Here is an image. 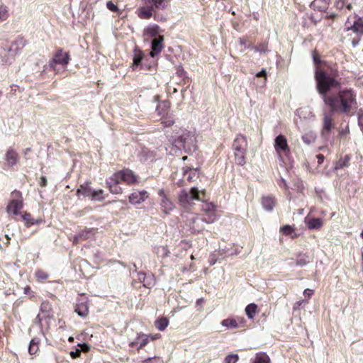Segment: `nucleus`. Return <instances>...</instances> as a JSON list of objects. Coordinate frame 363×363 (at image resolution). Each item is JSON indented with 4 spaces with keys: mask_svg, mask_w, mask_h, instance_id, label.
Here are the masks:
<instances>
[{
    "mask_svg": "<svg viewBox=\"0 0 363 363\" xmlns=\"http://www.w3.org/2000/svg\"><path fill=\"white\" fill-rule=\"evenodd\" d=\"M239 357L238 354H230L225 358V363H236Z\"/></svg>",
    "mask_w": 363,
    "mask_h": 363,
    "instance_id": "nucleus-44",
    "label": "nucleus"
},
{
    "mask_svg": "<svg viewBox=\"0 0 363 363\" xmlns=\"http://www.w3.org/2000/svg\"><path fill=\"white\" fill-rule=\"evenodd\" d=\"M257 305L255 304V303H250L249 305H247L245 308V313L247 315V316L250 318V319H252L254 318L255 313H256V311H257Z\"/></svg>",
    "mask_w": 363,
    "mask_h": 363,
    "instance_id": "nucleus-36",
    "label": "nucleus"
},
{
    "mask_svg": "<svg viewBox=\"0 0 363 363\" xmlns=\"http://www.w3.org/2000/svg\"><path fill=\"white\" fill-rule=\"evenodd\" d=\"M154 160H155V157H154L152 152L148 150L147 149H143L141 160H143L144 162H147V161L152 162Z\"/></svg>",
    "mask_w": 363,
    "mask_h": 363,
    "instance_id": "nucleus-39",
    "label": "nucleus"
},
{
    "mask_svg": "<svg viewBox=\"0 0 363 363\" xmlns=\"http://www.w3.org/2000/svg\"><path fill=\"white\" fill-rule=\"evenodd\" d=\"M91 199L94 201H102L104 199V191L101 189L94 190L93 189V194L91 196Z\"/></svg>",
    "mask_w": 363,
    "mask_h": 363,
    "instance_id": "nucleus-43",
    "label": "nucleus"
},
{
    "mask_svg": "<svg viewBox=\"0 0 363 363\" xmlns=\"http://www.w3.org/2000/svg\"><path fill=\"white\" fill-rule=\"evenodd\" d=\"M8 17V10L6 6H0V21H4Z\"/></svg>",
    "mask_w": 363,
    "mask_h": 363,
    "instance_id": "nucleus-45",
    "label": "nucleus"
},
{
    "mask_svg": "<svg viewBox=\"0 0 363 363\" xmlns=\"http://www.w3.org/2000/svg\"><path fill=\"white\" fill-rule=\"evenodd\" d=\"M23 207V203L21 200L13 199L10 201L7 206V211L9 213H13L14 215H18V211Z\"/></svg>",
    "mask_w": 363,
    "mask_h": 363,
    "instance_id": "nucleus-19",
    "label": "nucleus"
},
{
    "mask_svg": "<svg viewBox=\"0 0 363 363\" xmlns=\"http://www.w3.org/2000/svg\"><path fill=\"white\" fill-rule=\"evenodd\" d=\"M169 141L178 150L183 149L186 153H191L196 149V137L194 133L181 130L177 135L172 136Z\"/></svg>",
    "mask_w": 363,
    "mask_h": 363,
    "instance_id": "nucleus-2",
    "label": "nucleus"
},
{
    "mask_svg": "<svg viewBox=\"0 0 363 363\" xmlns=\"http://www.w3.org/2000/svg\"><path fill=\"white\" fill-rule=\"evenodd\" d=\"M81 352L82 350H78L77 349L76 350L74 351H71L70 352V356L73 358V359H76L77 357H79L81 354Z\"/></svg>",
    "mask_w": 363,
    "mask_h": 363,
    "instance_id": "nucleus-55",
    "label": "nucleus"
},
{
    "mask_svg": "<svg viewBox=\"0 0 363 363\" xmlns=\"http://www.w3.org/2000/svg\"><path fill=\"white\" fill-rule=\"evenodd\" d=\"M170 102L168 100H164L157 106L156 111L160 116H164L170 108Z\"/></svg>",
    "mask_w": 363,
    "mask_h": 363,
    "instance_id": "nucleus-26",
    "label": "nucleus"
},
{
    "mask_svg": "<svg viewBox=\"0 0 363 363\" xmlns=\"http://www.w3.org/2000/svg\"><path fill=\"white\" fill-rule=\"evenodd\" d=\"M160 28L157 24L152 23L144 30V35L152 38L156 37L159 33Z\"/></svg>",
    "mask_w": 363,
    "mask_h": 363,
    "instance_id": "nucleus-28",
    "label": "nucleus"
},
{
    "mask_svg": "<svg viewBox=\"0 0 363 363\" xmlns=\"http://www.w3.org/2000/svg\"><path fill=\"white\" fill-rule=\"evenodd\" d=\"M169 321L167 318H161L156 320L155 325L159 330H164L168 325Z\"/></svg>",
    "mask_w": 363,
    "mask_h": 363,
    "instance_id": "nucleus-42",
    "label": "nucleus"
},
{
    "mask_svg": "<svg viewBox=\"0 0 363 363\" xmlns=\"http://www.w3.org/2000/svg\"><path fill=\"white\" fill-rule=\"evenodd\" d=\"M306 220L308 221L307 227H321L323 225V220L320 218H306Z\"/></svg>",
    "mask_w": 363,
    "mask_h": 363,
    "instance_id": "nucleus-38",
    "label": "nucleus"
},
{
    "mask_svg": "<svg viewBox=\"0 0 363 363\" xmlns=\"http://www.w3.org/2000/svg\"><path fill=\"white\" fill-rule=\"evenodd\" d=\"M39 339L38 337H34L30 342V345L28 347V352L30 354H35L39 349L38 347Z\"/></svg>",
    "mask_w": 363,
    "mask_h": 363,
    "instance_id": "nucleus-33",
    "label": "nucleus"
},
{
    "mask_svg": "<svg viewBox=\"0 0 363 363\" xmlns=\"http://www.w3.org/2000/svg\"><path fill=\"white\" fill-rule=\"evenodd\" d=\"M57 64L66 66L69 62V55L68 52H64L62 49H58L52 58Z\"/></svg>",
    "mask_w": 363,
    "mask_h": 363,
    "instance_id": "nucleus-12",
    "label": "nucleus"
},
{
    "mask_svg": "<svg viewBox=\"0 0 363 363\" xmlns=\"http://www.w3.org/2000/svg\"><path fill=\"white\" fill-rule=\"evenodd\" d=\"M307 17H308L315 25L320 20V18H315L313 15L307 16Z\"/></svg>",
    "mask_w": 363,
    "mask_h": 363,
    "instance_id": "nucleus-62",
    "label": "nucleus"
},
{
    "mask_svg": "<svg viewBox=\"0 0 363 363\" xmlns=\"http://www.w3.org/2000/svg\"><path fill=\"white\" fill-rule=\"evenodd\" d=\"M311 262L310 257L306 255H299L296 262L298 267H303Z\"/></svg>",
    "mask_w": 363,
    "mask_h": 363,
    "instance_id": "nucleus-41",
    "label": "nucleus"
},
{
    "mask_svg": "<svg viewBox=\"0 0 363 363\" xmlns=\"http://www.w3.org/2000/svg\"><path fill=\"white\" fill-rule=\"evenodd\" d=\"M145 4L152 6L153 9L164 10L167 6V0H145Z\"/></svg>",
    "mask_w": 363,
    "mask_h": 363,
    "instance_id": "nucleus-23",
    "label": "nucleus"
},
{
    "mask_svg": "<svg viewBox=\"0 0 363 363\" xmlns=\"http://www.w3.org/2000/svg\"><path fill=\"white\" fill-rule=\"evenodd\" d=\"M252 363H270V359L265 353H257Z\"/></svg>",
    "mask_w": 363,
    "mask_h": 363,
    "instance_id": "nucleus-35",
    "label": "nucleus"
},
{
    "mask_svg": "<svg viewBox=\"0 0 363 363\" xmlns=\"http://www.w3.org/2000/svg\"><path fill=\"white\" fill-rule=\"evenodd\" d=\"M56 64H57L56 62L53 59H52L49 62V63L47 65H45V69H49V70L55 71V70Z\"/></svg>",
    "mask_w": 363,
    "mask_h": 363,
    "instance_id": "nucleus-52",
    "label": "nucleus"
},
{
    "mask_svg": "<svg viewBox=\"0 0 363 363\" xmlns=\"http://www.w3.org/2000/svg\"><path fill=\"white\" fill-rule=\"evenodd\" d=\"M331 114L324 112L323 118V129L321 135L324 138H328L330 134L332 128H334L333 120Z\"/></svg>",
    "mask_w": 363,
    "mask_h": 363,
    "instance_id": "nucleus-6",
    "label": "nucleus"
},
{
    "mask_svg": "<svg viewBox=\"0 0 363 363\" xmlns=\"http://www.w3.org/2000/svg\"><path fill=\"white\" fill-rule=\"evenodd\" d=\"M313 60L315 65H318L321 62L320 57L318 56H315V55H313Z\"/></svg>",
    "mask_w": 363,
    "mask_h": 363,
    "instance_id": "nucleus-63",
    "label": "nucleus"
},
{
    "mask_svg": "<svg viewBox=\"0 0 363 363\" xmlns=\"http://www.w3.org/2000/svg\"><path fill=\"white\" fill-rule=\"evenodd\" d=\"M221 325L224 327H226L228 329H234L238 327V324L236 320L233 318H227L223 320L221 322Z\"/></svg>",
    "mask_w": 363,
    "mask_h": 363,
    "instance_id": "nucleus-34",
    "label": "nucleus"
},
{
    "mask_svg": "<svg viewBox=\"0 0 363 363\" xmlns=\"http://www.w3.org/2000/svg\"><path fill=\"white\" fill-rule=\"evenodd\" d=\"M26 45V40L22 38L19 37L14 41L11 43L10 46L7 50V55H5L4 61L6 63L11 64V58L14 57V56L21 50L25 45Z\"/></svg>",
    "mask_w": 363,
    "mask_h": 363,
    "instance_id": "nucleus-4",
    "label": "nucleus"
},
{
    "mask_svg": "<svg viewBox=\"0 0 363 363\" xmlns=\"http://www.w3.org/2000/svg\"><path fill=\"white\" fill-rule=\"evenodd\" d=\"M247 151H234L235 161L238 165H244L245 164V155Z\"/></svg>",
    "mask_w": 363,
    "mask_h": 363,
    "instance_id": "nucleus-31",
    "label": "nucleus"
},
{
    "mask_svg": "<svg viewBox=\"0 0 363 363\" xmlns=\"http://www.w3.org/2000/svg\"><path fill=\"white\" fill-rule=\"evenodd\" d=\"M47 184H48V181H47V179L44 176H42L40 178V180H39V184L41 187H45L47 186Z\"/></svg>",
    "mask_w": 363,
    "mask_h": 363,
    "instance_id": "nucleus-56",
    "label": "nucleus"
},
{
    "mask_svg": "<svg viewBox=\"0 0 363 363\" xmlns=\"http://www.w3.org/2000/svg\"><path fill=\"white\" fill-rule=\"evenodd\" d=\"M275 199L272 196H266L262 198V206L267 211H272L275 206Z\"/></svg>",
    "mask_w": 363,
    "mask_h": 363,
    "instance_id": "nucleus-21",
    "label": "nucleus"
},
{
    "mask_svg": "<svg viewBox=\"0 0 363 363\" xmlns=\"http://www.w3.org/2000/svg\"><path fill=\"white\" fill-rule=\"evenodd\" d=\"M22 218L28 225H40L43 222L41 218H34L30 213H25Z\"/></svg>",
    "mask_w": 363,
    "mask_h": 363,
    "instance_id": "nucleus-27",
    "label": "nucleus"
},
{
    "mask_svg": "<svg viewBox=\"0 0 363 363\" xmlns=\"http://www.w3.org/2000/svg\"><path fill=\"white\" fill-rule=\"evenodd\" d=\"M154 9L152 6H150L149 4H146V6H141L137 9L136 13L138 16L141 19H150L154 15Z\"/></svg>",
    "mask_w": 363,
    "mask_h": 363,
    "instance_id": "nucleus-14",
    "label": "nucleus"
},
{
    "mask_svg": "<svg viewBox=\"0 0 363 363\" xmlns=\"http://www.w3.org/2000/svg\"><path fill=\"white\" fill-rule=\"evenodd\" d=\"M80 346L82 347L81 350H82V351L87 352L89 350V345L86 343H84V344L81 345Z\"/></svg>",
    "mask_w": 363,
    "mask_h": 363,
    "instance_id": "nucleus-64",
    "label": "nucleus"
},
{
    "mask_svg": "<svg viewBox=\"0 0 363 363\" xmlns=\"http://www.w3.org/2000/svg\"><path fill=\"white\" fill-rule=\"evenodd\" d=\"M121 182L127 184H133L137 182V177L130 169H125L117 172Z\"/></svg>",
    "mask_w": 363,
    "mask_h": 363,
    "instance_id": "nucleus-9",
    "label": "nucleus"
},
{
    "mask_svg": "<svg viewBox=\"0 0 363 363\" xmlns=\"http://www.w3.org/2000/svg\"><path fill=\"white\" fill-rule=\"evenodd\" d=\"M348 29L353 30L354 33L363 35V20L361 18L355 20Z\"/></svg>",
    "mask_w": 363,
    "mask_h": 363,
    "instance_id": "nucleus-29",
    "label": "nucleus"
},
{
    "mask_svg": "<svg viewBox=\"0 0 363 363\" xmlns=\"http://www.w3.org/2000/svg\"><path fill=\"white\" fill-rule=\"evenodd\" d=\"M315 79L316 89L324 104L329 107L330 113L351 116L357 108L356 93L352 89L340 90L337 94L328 95L333 88H340V83L335 78L329 76L325 71L315 69Z\"/></svg>",
    "mask_w": 363,
    "mask_h": 363,
    "instance_id": "nucleus-1",
    "label": "nucleus"
},
{
    "mask_svg": "<svg viewBox=\"0 0 363 363\" xmlns=\"http://www.w3.org/2000/svg\"><path fill=\"white\" fill-rule=\"evenodd\" d=\"M150 340V336L145 334H138L137 337L130 343V347H136L138 350L145 347Z\"/></svg>",
    "mask_w": 363,
    "mask_h": 363,
    "instance_id": "nucleus-15",
    "label": "nucleus"
},
{
    "mask_svg": "<svg viewBox=\"0 0 363 363\" xmlns=\"http://www.w3.org/2000/svg\"><path fill=\"white\" fill-rule=\"evenodd\" d=\"M106 7L108 10L113 12H116L118 10L117 6L114 4L111 1L106 3Z\"/></svg>",
    "mask_w": 363,
    "mask_h": 363,
    "instance_id": "nucleus-51",
    "label": "nucleus"
},
{
    "mask_svg": "<svg viewBox=\"0 0 363 363\" xmlns=\"http://www.w3.org/2000/svg\"><path fill=\"white\" fill-rule=\"evenodd\" d=\"M257 77H264V83L265 82L267 79V72L265 69L261 70L259 72H258L256 75Z\"/></svg>",
    "mask_w": 363,
    "mask_h": 363,
    "instance_id": "nucleus-57",
    "label": "nucleus"
},
{
    "mask_svg": "<svg viewBox=\"0 0 363 363\" xmlns=\"http://www.w3.org/2000/svg\"><path fill=\"white\" fill-rule=\"evenodd\" d=\"M158 361V357H149L143 361L141 363H149L150 362Z\"/></svg>",
    "mask_w": 363,
    "mask_h": 363,
    "instance_id": "nucleus-58",
    "label": "nucleus"
},
{
    "mask_svg": "<svg viewBox=\"0 0 363 363\" xmlns=\"http://www.w3.org/2000/svg\"><path fill=\"white\" fill-rule=\"evenodd\" d=\"M120 182L121 181L117 172L106 180V184L111 193L116 194L122 193V189L119 186Z\"/></svg>",
    "mask_w": 363,
    "mask_h": 363,
    "instance_id": "nucleus-7",
    "label": "nucleus"
},
{
    "mask_svg": "<svg viewBox=\"0 0 363 363\" xmlns=\"http://www.w3.org/2000/svg\"><path fill=\"white\" fill-rule=\"evenodd\" d=\"M316 135L313 132H308L302 136V140L306 145H310L315 141Z\"/></svg>",
    "mask_w": 363,
    "mask_h": 363,
    "instance_id": "nucleus-37",
    "label": "nucleus"
},
{
    "mask_svg": "<svg viewBox=\"0 0 363 363\" xmlns=\"http://www.w3.org/2000/svg\"><path fill=\"white\" fill-rule=\"evenodd\" d=\"M199 169L186 167L183 169L184 179L189 182H195L199 178Z\"/></svg>",
    "mask_w": 363,
    "mask_h": 363,
    "instance_id": "nucleus-17",
    "label": "nucleus"
},
{
    "mask_svg": "<svg viewBox=\"0 0 363 363\" xmlns=\"http://www.w3.org/2000/svg\"><path fill=\"white\" fill-rule=\"evenodd\" d=\"M253 48L256 52H259L260 53H266L268 52L267 46L264 43L255 46Z\"/></svg>",
    "mask_w": 363,
    "mask_h": 363,
    "instance_id": "nucleus-47",
    "label": "nucleus"
},
{
    "mask_svg": "<svg viewBox=\"0 0 363 363\" xmlns=\"http://www.w3.org/2000/svg\"><path fill=\"white\" fill-rule=\"evenodd\" d=\"M74 311L81 317H86L89 314V308L86 301H79L76 305Z\"/></svg>",
    "mask_w": 363,
    "mask_h": 363,
    "instance_id": "nucleus-20",
    "label": "nucleus"
},
{
    "mask_svg": "<svg viewBox=\"0 0 363 363\" xmlns=\"http://www.w3.org/2000/svg\"><path fill=\"white\" fill-rule=\"evenodd\" d=\"M277 183L281 188L284 189H288L286 181L284 178L281 177L280 179L278 180Z\"/></svg>",
    "mask_w": 363,
    "mask_h": 363,
    "instance_id": "nucleus-53",
    "label": "nucleus"
},
{
    "mask_svg": "<svg viewBox=\"0 0 363 363\" xmlns=\"http://www.w3.org/2000/svg\"><path fill=\"white\" fill-rule=\"evenodd\" d=\"M234 151H247V142L246 138L242 135H238L233 143Z\"/></svg>",
    "mask_w": 363,
    "mask_h": 363,
    "instance_id": "nucleus-11",
    "label": "nucleus"
},
{
    "mask_svg": "<svg viewBox=\"0 0 363 363\" xmlns=\"http://www.w3.org/2000/svg\"><path fill=\"white\" fill-rule=\"evenodd\" d=\"M158 195L160 198V206L162 209V211L165 214H168L169 211L174 209V203L167 197L163 189L159 190Z\"/></svg>",
    "mask_w": 363,
    "mask_h": 363,
    "instance_id": "nucleus-8",
    "label": "nucleus"
},
{
    "mask_svg": "<svg viewBox=\"0 0 363 363\" xmlns=\"http://www.w3.org/2000/svg\"><path fill=\"white\" fill-rule=\"evenodd\" d=\"M297 228H280V233L282 235H285L289 237L291 239H294L298 237L301 233L296 231Z\"/></svg>",
    "mask_w": 363,
    "mask_h": 363,
    "instance_id": "nucleus-30",
    "label": "nucleus"
},
{
    "mask_svg": "<svg viewBox=\"0 0 363 363\" xmlns=\"http://www.w3.org/2000/svg\"><path fill=\"white\" fill-rule=\"evenodd\" d=\"M148 197V193L145 191H135L129 196V202L132 204H140Z\"/></svg>",
    "mask_w": 363,
    "mask_h": 363,
    "instance_id": "nucleus-10",
    "label": "nucleus"
},
{
    "mask_svg": "<svg viewBox=\"0 0 363 363\" xmlns=\"http://www.w3.org/2000/svg\"><path fill=\"white\" fill-rule=\"evenodd\" d=\"M350 160L351 156L349 155L340 157L338 161H337L335 164V170H338L349 167L350 164Z\"/></svg>",
    "mask_w": 363,
    "mask_h": 363,
    "instance_id": "nucleus-22",
    "label": "nucleus"
},
{
    "mask_svg": "<svg viewBox=\"0 0 363 363\" xmlns=\"http://www.w3.org/2000/svg\"><path fill=\"white\" fill-rule=\"evenodd\" d=\"M330 0H314L311 4V8L320 12H326Z\"/></svg>",
    "mask_w": 363,
    "mask_h": 363,
    "instance_id": "nucleus-18",
    "label": "nucleus"
},
{
    "mask_svg": "<svg viewBox=\"0 0 363 363\" xmlns=\"http://www.w3.org/2000/svg\"><path fill=\"white\" fill-rule=\"evenodd\" d=\"M91 231L83 230L82 233L74 236L73 242L77 243L81 240H86L89 238Z\"/></svg>",
    "mask_w": 363,
    "mask_h": 363,
    "instance_id": "nucleus-40",
    "label": "nucleus"
},
{
    "mask_svg": "<svg viewBox=\"0 0 363 363\" xmlns=\"http://www.w3.org/2000/svg\"><path fill=\"white\" fill-rule=\"evenodd\" d=\"M138 279L143 283V286L146 288H150L152 285V277L151 276L147 277L143 272H139L138 274Z\"/></svg>",
    "mask_w": 363,
    "mask_h": 363,
    "instance_id": "nucleus-32",
    "label": "nucleus"
},
{
    "mask_svg": "<svg viewBox=\"0 0 363 363\" xmlns=\"http://www.w3.org/2000/svg\"><path fill=\"white\" fill-rule=\"evenodd\" d=\"M330 2H333V7L337 10H342L345 6V2L342 0H330Z\"/></svg>",
    "mask_w": 363,
    "mask_h": 363,
    "instance_id": "nucleus-46",
    "label": "nucleus"
},
{
    "mask_svg": "<svg viewBox=\"0 0 363 363\" xmlns=\"http://www.w3.org/2000/svg\"><path fill=\"white\" fill-rule=\"evenodd\" d=\"M316 158L318 160V164H321L324 161L325 157L322 154H318L316 155Z\"/></svg>",
    "mask_w": 363,
    "mask_h": 363,
    "instance_id": "nucleus-59",
    "label": "nucleus"
},
{
    "mask_svg": "<svg viewBox=\"0 0 363 363\" xmlns=\"http://www.w3.org/2000/svg\"><path fill=\"white\" fill-rule=\"evenodd\" d=\"M35 276L38 279H40V280H45L48 277V274L42 270L37 271L35 272Z\"/></svg>",
    "mask_w": 363,
    "mask_h": 363,
    "instance_id": "nucleus-49",
    "label": "nucleus"
},
{
    "mask_svg": "<svg viewBox=\"0 0 363 363\" xmlns=\"http://www.w3.org/2000/svg\"><path fill=\"white\" fill-rule=\"evenodd\" d=\"M164 40L163 36H160L158 38L154 39L151 43V52L150 53L152 57L157 55L161 52L163 48L162 42Z\"/></svg>",
    "mask_w": 363,
    "mask_h": 363,
    "instance_id": "nucleus-16",
    "label": "nucleus"
},
{
    "mask_svg": "<svg viewBox=\"0 0 363 363\" xmlns=\"http://www.w3.org/2000/svg\"><path fill=\"white\" fill-rule=\"evenodd\" d=\"M216 262V258L214 254L211 255L209 257V264L210 265H213Z\"/></svg>",
    "mask_w": 363,
    "mask_h": 363,
    "instance_id": "nucleus-60",
    "label": "nucleus"
},
{
    "mask_svg": "<svg viewBox=\"0 0 363 363\" xmlns=\"http://www.w3.org/2000/svg\"><path fill=\"white\" fill-rule=\"evenodd\" d=\"M274 146L276 152L279 156H281V154L288 155L290 153V149L288 145L287 139L282 134H280L275 138Z\"/></svg>",
    "mask_w": 363,
    "mask_h": 363,
    "instance_id": "nucleus-5",
    "label": "nucleus"
},
{
    "mask_svg": "<svg viewBox=\"0 0 363 363\" xmlns=\"http://www.w3.org/2000/svg\"><path fill=\"white\" fill-rule=\"evenodd\" d=\"M93 194V189H91L88 183L82 184L80 188L77 191V195L80 196L83 195L85 197L91 198V194Z\"/></svg>",
    "mask_w": 363,
    "mask_h": 363,
    "instance_id": "nucleus-25",
    "label": "nucleus"
},
{
    "mask_svg": "<svg viewBox=\"0 0 363 363\" xmlns=\"http://www.w3.org/2000/svg\"><path fill=\"white\" fill-rule=\"evenodd\" d=\"M174 121L170 118H166L164 121H162V123L164 127H169L174 124Z\"/></svg>",
    "mask_w": 363,
    "mask_h": 363,
    "instance_id": "nucleus-54",
    "label": "nucleus"
},
{
    "mask_svg": "<svg viewBox=\"0 0 363 363\" xmlns=\"http://www.w3.org/2000/svg\"><path fill=\"white\" fill-rule=\"evenodd\" d=\"M18 154L17 152L13 148L9 147L5 154L4 160L6 162L8 166L13 167L18 162Z\"/></svg>",
    "mask_w": 363,
    "mask_h": 363,
    "instance_id": "nucleus-13",
    "label": "nucleus"
},
{
    "mask_svg": "<svg viewBox=\"0 0 363 363\" xmlns=\"http://www.w3.org/2000/svg\"><path fill=\"white\" fill-rule=\"evenodd\" d=\"M154 19L157 21H166V16L159 13L157 11L154 12L153 15Z\"/></svg>",
    "mask_w": 363,
    "mask_h": 363,
    "instance_id": "nucleus-50",
    "label": "nucleus"
},
{
    "mask_svg": "<svg viewBox=\"0 0 363 363\" xmlns=\"http://www.w3.org/2000/svg\"><path fill=\"white\" fill-rule=\"evenodd\" d=\"M200 193L204 194V191L200 192L196 187H192L189 190L182 189L179 194V201L182 208L189 211L194 204V201H200Z\"/></svg>",
    "mask_w": 363,
    "mask_h": 363,
    "instance_id": "nucleus-3",
    "label": "nucleus"
},
{
    "mask_svg": "<svg viewBox=\"0 0 363 363\" xmlns=\"http://www.w3.org/2000/svg\"><path fill=\"white\" fill-rule=\"evenodd\" d=\"M215 206L211 203H206L202 205V210L206 212H211L214 211Z\"/></svg>",
    "mask_w": 363,
    "mask_h": 363,
    "instance_id": "nucleus-48",
    "label": "nucleus"
},
{
    "mask_svg": "<svg viewBox=\"0 0 363 363\" xmlns=\"http://www.w3.org/2000/svg\"><path fill=\"white\" fill-rule=\"evenodd\" d=\"M313 292V290L309 289H306L304 290L303 294L306 296H308V298H310L312 296Z\"/></svg>",
    "mask_w": 363,
    "mask_h": 363,
    "instance_id": "nucleus-61",
    "label": "nucleus"
},
{
    "mask_svg": "<svg viewBox=\"0 0 363 363\" xmlns=\"http://www.w3.org/2000/svg\"><path fill=\"white\" fill-rule=\"evenodd\" d=\"M143 59V52L138 49V48H135L134 49V55H133V69H135L139 66H142L141 62Z\"/></svg>",
    "mask_w": 363,
    "mask_h": 363,
    "instance_id": "nucleus-24",
    "label": "nucleus"
}]
</instances>
